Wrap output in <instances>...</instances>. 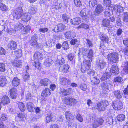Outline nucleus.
Instances as JSON below:
<instances>
[{"instance_id": "f257e3e1", "label": "nucleus", "mask_w": 128, "mask_h": 128, "mask_svg": "<svg viewBox=\"0 0 128 128\" xmlns=\"http://www.w3.org/2000/svg\"><path fill=\"white\" fill-rule=\"evenodd\" d=\"M108 58L111 63H116L118 60V54L116 53L113 52L109 54Z\"/></svg>"}, {"instance_id": "f03ea898", "label": "nucleus", "mask_w": 128, "mask_h": 128, "mask_svg": "<svg viewBox=\"0 0 128 128\" xmlns=\"http://www.w3.org/2000/svg\"><path fill=\"white\" fill-rule=\"evenodd\" d=\"M108 102L106 100H103L98 103L96 105V109L99 111L104 110L106 107L108 105Z\"/></svg>"}, {"instance_id": "7ed1b4c3", "label": "nucleus", "mask_w": 128, "mask_h": 128, "mask_svg": "<svg viewBox=\"0 0 128 128\" xmlns=\"http://www.w3.org/2000/svg\"><path fill=\"white\" fill-rule=\"evenodd\" d=\"M91 65V62L90 60H88L84 62L82 66L81 71L83 73H84L90 69Z\"/></svg>"}, {"instance_id": "20e7f679", "label": "nucleus", "mask_w": 128, "mask_h": 128, "mask_svg": "<svg viewBox=\"0 0 128 128\" xmlns=\"http://www.w3.org/2000/svg\"><path fill=\"white\" fill-rule=\"evenodd\" d=\"M23 6H20L16 8L14 11V14H15V16L17 19H20V18L21 15L23 12L22 9Z\"/></svg>"}, {"instance_id": "39448f33", "label": "nucleus", "mask_w": 128, "mask_h": 128, "mask_svg": "<svg viewBox=\"0 0 128 128\" xmlns=\"http://www.w3.org/2000/svg\"><path fill=\"white\" fill-rule=\"evenodd\" d=\"M38 37L37 35L34 34L33 35L32 37V40L31 41V45L32 46H34L36 48H38L39 45L38 43L37 42Z\"/></svg>"}, {"instance_id": "423d86ee", "label": "nucleus", "mask_w": 128, "mask_h": 128, "mask_svg": "<svg viewBox=\"0 0 128 128\" xmlns=\"http://www.w3.org/2000/svg\"><path fill=\"white\" fill-rule=\"evenodd\" d=\"M123 104L122 102L117 101L114 102L112 105V106L116 110H120L123 108Z\"/></svg>"}, {"instance_id": "0eeeda50", "label": "nucleus", "mask_w": 128, "mask_h": 128, "mask_svg": "<svg viewBox=\"0 0 128 128\" xmlns=\"http://www.w3.org/2000/svg\"><path fill=\"white\" fill-rule=\"evenodd\" d=\"M65 28L64 25L62 24H60L56 26L53 30L52 31L56 33L63 31Z\"/></svg>"}, {"instance_id": "6e6552de", "label": "nucleus", "mask_w": 128, "mask_h": 128, "mask_svg": "<svg viewBox=\"0 0 128 128\" xmlns=\"http://www.w3.org/2000/svg\"><path fill=\"white\" fill-rule=\"evenodd\" d=\"M104 122V120L102 118H97L94 120V122L93 124L94 128H97L99 126L102 124Z\"/></svg>"}, {"instance_id": "1a4fd4ad", "label": "nucleus", "mask_w": 128, "mask_h": 128, "mask_svg": "<svg viewBox=\"0 0 128 128\" xmlns=\"http://www.w3.org/2000/svg\"><path fill=\"white\" fill-rule=\"evenodd\" d=\"M104 8L102 5L98 4L95 9L94 14L95 15H98L103 11Z\"/></svg>"}, {"instance_id": "9d476101", "label": "nucleus", "mask_w": 128, "mask_h": 128, "mask_svg": "<svg viewBox=\"0 0 128 128\" xmlns=\"http://www.w3.org/2000/svg\"><path fill=\"white\" fill-rule=\"evenodd\" d=\"M17 90L16 89L14 88H11L9 92L11 97L12 99H16L17 96Z\"/></svg>"}, {"instance_id": "9b49d317", "label": "nucleus", "mask_w": 128, "mask_h": 128, "mask_svg": "<svg viewBox=\"0 0 128 128\" xmlns=\"http://www.w3.org/2000/svg\"><path fill=\"white\" fill-rule=\"evenodd\" d=\"M114 9L116 12H117L116 15L117 16H120V13L124 11L123 7L120 5H115Z\"/></svg>"}, {"instance_id": "f8f14e48", "label": "nucleus", "mask_w": 128, "mask_h": 128, "mask_svg": "<svg viewBox=\"0 0 128 128\" xmlns=\"http://www.w3.org/2000/svg\"><path fill=\"white\" fill-rule=\"evenodd\" d=\"M60 83L63 85H69L71 84L70 81L65 77L60 78Z\"/></svg>"}, {"instance_id": "ddd939ff", "label": "nucleus", "mask_w": 128, "mask_h": 128, "mask_svg": "<svg viewBox=\"0 0 128 128\" xmlns=\"http://www.w3.org/2000/svg\"><path fill=\"white\" fill-rule=\"evenodd\" d=\"M64 34L66 38L68 39H71L76 36L75 33L73 31L67 32Z\"/></svg>"}, {"instance_id": "4468645a", "label": "nucleus", "mask_w": 128, "mask_h": 128, "mask_svg": "<svg viewBox=\"0 0 128 128\" xmlns=\"http://www.w3.org/2000/svg\"><path fill=\"white\" fill-rule=\"evenodd\" d=\"M21 20L24 22H28L30 19V14L25 13L21 15Z\"/></svg>"}, {"instance_id": "2eb2a0df", "label": "nucleus", "mask_w": 128, "mask_h": 128, "mask_svg": "<svg viewBox=\"0 0 128 128\" xmlns=\"http://www.w3.org/2000/svg\"><path fill=\"white\" fill-rule=\"evenodd\" d=\"M79 51L78 53L79 56H80V55H82L83 58L85 59L88 52V49L83 48H80Z\"/></svg>"}, {"instance_id": "dca6fc26", "label": "nucleus", "mask_w": 128, "mask_h": 128, "mask_svg": "<svg viewBox=\"0 0 128 128\" xmlns=\"http://www.w3.org/2000/svg\"><path fill=\"white\" fill-rule=\"evenodd\" d=\"M99 36L102 41L104 43H106L108 44L109 38L107 35L103 33H101Z\"/></svg>"}, {"instance_id": "f3484780", "label": "nucleus", "mask_w": 128, "mask_h": 128, "mask_svg": "<svg viewBox=\"0 0 128 128\" xmlns=\"http://www.w3.org/2000/svg\"><path fill=\"white\" fill-rule=\"evenodd\" d=\"M60 90L61 92H60V94L63 97L67 95H68L70 94V91L72 90V88H69L66 90L64 88H62Z\"/></svg>"}, {"instance_id": "a211bd4d", "label": "nucleus", "mask_w": 128, "mask_h": 128, "mask_svg": "<svg viewBox=\"0 0 128 128\" xmlns=\"http://www.w3.org/2000/svg\"><path fill=\"white\" fill-rule=\"evenodd\" d=\"M112 85L106 82H104L101 84V86L102 88L105 90H109L111 87Z\"/></svg>"}, {"instance_id": "6ab92c4d", "label": "nucleus", "mask_w": 128, "mask_h": 128, "mask_svg": "<svg viewBox=\"0 0 128 128\" xmlns=\"http://www.w3.org/2000/svg\"><path fill=\"white\" fill-rule=\"evenodd\" d=\"M65 115L67 120L69 121L73 120L74 119V115L72 114L70 112H66Z\"/></svg>"}, {"instance_id": "aec40b11", "label": "nucleus", "mask_w": 128, "mask_h": 128, "mask_svg": "<svg viewBox=\"0 0 128 128\" xmlns=\"http://www.w3.org/2000/svg\"><path fill=\"white\" fill-rule=\"evenodd\" d=\"M70 68V66L68 64H64L61 66L59 68L60 71L61 72H67Z\"/></svg>"}, {"instance_id": "412c9836", "label": "nucleus", "mask_w": 128, "mask_h": 128, "mask_svg": "<svg viewBox=\"0 0 128 128\" xmlns=\"http://www.w3.org/2000/svg\"><path fill=\"white\" fill-rule=\"evenodd\" d=\"M8 47L10 50H15L17 48L16 42L13 41H10L8 45Z\"/></svg>"}, {"instance_id": "4be33fe9", "label": "nucleus", "mask_w": 128, "mask_h": 128, "mask_svg": "<svg viewBox=\"0 0 128 128\" xmlns=\"http://www.w3.org/2000/svg\"><path fill=\"white\" fill-rule=\"evenodd\" d=\"M7 83V80L5 76H0V86H5Z\"/></svg>"}, {"instance_id": "5701e85b", "label": "nucleus", "mask_w": 128, "mask_h": 128, "mask_svg": "<svg viewBox=\"0 0 128 128\" xmlns=\"http://www.w3.org/2000/svg\"><path fill=\"white\" fill-rule=\"evenodd\" d=\"M20 79L17 77H15L12 80V84L13 86L17 87L20 85Z\"/></svg>"}, {"instance_id": "b1692460", "label": "nucleus", "mask_w": 128, "mask_h": 128, "mask_svg": "<svg viewBox=\"0 0 128 128\" xmlns=\"http://www.w3.org/2000/svg\"><path fill=\"white\" fill-rule=\"evenodd\" d=\"M40 83L42 86H47L51 83V81L47 78H45L41 80Z\"/></svg>"}, {"instance_id": "393cba45", "label": "nucleus", "mask_w": 128, "mask_h": 128, "mask_svg": "<svg viewBox=\"0 0 128 128\" xmlns=\"http://www.w3.org/2000/svg\"><path fill=\"white\" fill-rule=\"evenodd\" d=\"M51 90L49 89L46 88L45 89L42 94V96L44 97H45L50 96L51 94Z\"/></svg>"}, {"instance_id": "a878e982", "label": "nucleus", "mask_w": 128, "mask_h": 128, "mask_svg": "<svg viewBox=\"0 0 128 128\" xmlns=\"http://www.w3.org/2000/svg\"><path fill=\"white\" fill-rule=\"evenodd\" d=\"M34 104L32 102H28L27 103L26 106L28 110L30 112H33L34 111Z\"/></svg>"}, {"instance_id": "bb28decb", "label": "nucleus", "mask_w": 128, "mask_h": 128, "mask_svg": "<svg viewBox=\"0 0 128 128\" xmlns=\"http://www.w3.org/2000/svg\"><path fill=\"white\" fill-rule=\"evenodd\" d=\"M113 93L116 97L118 99H120L122 97L123 93L120 90H116L113 92Z\"/></svg>"}, {"instance_id": "cd10ccee", "label": "nucleus", "mask_w": 128, "mask_h": 128, "mask_svg": "<svg viewBox=\"0 0 128 128\" xmlns=\"http://www.w3.org/2000/svg\"><path fill=\"white\" fill-rule=\"evenodd\" d=\"M98 64L101 68L103 69L106 66V63L104 60L101 59L99 60Z\"/></svg>"}, {"instance_id": "c85d7f7f", "label": "nucleus", "mask_w": 128, "mask_h": 128, "mask_svg": "<svg viewBox=\"0 0 128 128\" xmlns=\"http://www.w3.org/2000/svg\"><path fill=\"white\" fill-rule=\"evenodd\" d=\"M81 21L79 17H76L73 19H71L70 22L74 25H78L81 23Z\"/></svg>"}, {"instance_id": "c756f323", "label": "nucleus", "mask_w": 128, "mask_h": 128, "mask_svg": "<svg viewBox=\"0 0 128 128\" xmlns=\"http://www.w3.org/2000/svg\"><path fill=\"white\" fill-rule=\"evenodd\" d=\"M110 71L111 72L114 74L115 75L119 73L118 67V66L115 65L112 66Z\"/></svg>"}, {"instance_id": "7c9ffc66", "label": "nucleus", "mask_w": 128, "mask_h": 128, "mask_svg": "<svg viewBox=\"0 0 128 128\" xmlns=\"http://www.w3.org/2000/svg\"><path fill=\"white\" fill-rule=\"evenodd\" d=\"M2 102L4 105H5L10 102V100L8 96H4L2 98Z\"/></svg>"}, {"instance_id": "2f4dec72", "label": "nucleus", "mask_w": 128, "mask_h": 128, "mask_svg": "<svg viewBox=\"0 0 128 128\" xmlns=\"http://www.w3.org/2000/svg\"><path fill=\"white\" fill-rule=\"evenodd\" d=\"M87 54V55L86 57L90 60L92 62V59L94 57V53L92 50L91 49L90 50L89 52H88Z\"/></svg>"}, {"instance_id": "473e14b6", "label": "nucleus", "mask_w": 128, "mask_h": 128, "mask_svg": "<svg viewBox=\"0 0 128 128\" xmlns=\"http://www.w3.org/2000/svg\"><path fill=\"white\" fill-rule=\"evenodd\" d=\"M22 61L19 60H17L14 61L13 63L14 65L17 67L20 68L22 66Z\"/></svg>"}, {"instance_id": "72a5a7b5", "label": "nucleus", "mask_w": 128, "mask_h": 128, "mask_svg": "<svg viewBox=\"0 0 128 128\" xmlns=\"http://www.w3.org/2000/svg\"><path fill=\"white\" fill-rule=\"evenodd\" d=\"M62 19L64 22L66 23H68V20L70 18V17L68 15L64 14L62 15Z\"/></svg>"}, {"instance_id": "f704fd0d", "label": "nucleus", "mask_w": 128, "mask_h": 128, "mask_svg": "<svg viewBox=\"0 0 128 128\" xmlns=\"http://www.w3.org/2000/svg\"><path fill=\"white\" fill-rule=\"evenodd\" d=\"M110 21L109 20L106 19L103 20L102 24L104 26L107 27L110 24Z\"/></svg>"}, {"instance_id": "c9c22d12", "label": "nucleus", "mask_w": 128, "mask_h": 128, "mask_svg": "<svg viewBox=\"0 0 128 128\" xmlns=\"http://www.w3.org/2000/svg\"><path fill=\"white\" fill-rule=\"evenodd\" d=\"M43 55L40 53L39 52H36L34 56V59H39L42 58Z\"/></svg>"}, {"instance_id": "e433bc0d", "label": "nucleus", "mask_w": 128, "mask_h": 128, "mask_svg": "<svg viewBox=\"0 0 128 128\" xmlns=\"http://www.w3.org/2000/svg\"><path fill=\"white\" fill-rule=\"evenodd\" d=\"M31 28V27L30 26H26L22 31V32L24 34H27L30 31Z\"/></svg>"}, {"instance_id": "4c0bfd02", "label": "nucleus", "mask_w": 128, "mask_h": 128, "mask_svg": "<svg viewBox=\"0 0 128 128\" xmlns=\"http://www.w3.org/2000/svg\"><path fill=\"white\" fill-rule=\"evenodd\" d=\"M125 116L123 114H120L116 118L118 121L122 122L125 119Z\"/></svg>"}, {"instance_id": "58836bf2", "label": "nucleus", "mask_w": 128, "mask_h": 128, "mask_svg": "<svg viewBox=\"0 0 128 128\" xmlns=\"http://www.w3.org/2000/svg\"><path fill=\"white\" fill-rule=\"evenodd\" d=\"M29 12L31 14H35L36 12L37 8L35 6H32L29 9Z\"/></svg>"}, {"instance_id": "ea45409f", "label": "nucleus", "mask_w": 128, "mask_h": 128, "mask_svg": "<svg viewBox=\"0 0 128 128\" xmlns=\"http://www.w3.org/2000/svg\"><path fill=\"white\" fill-rule=\"evenodd\" d=\"M18 105L20 110L22 112H24L25 108L24 104L22 102H20L18 103Z\"/></svg>"}, {"instance_id": "a19ab883", "label": "nucleus", "mask_w": 128, "mask_h": 128, "mask_svg": "<svg viewBox=\"0 0 128 128\" xmlns=\"http://www.w3.org/2000/svg\"><path fill=\"white\" fill-rule=\"evenodd\" d=\"M122 18L123 21L126 22H128V13L127 12H124L122 15Z\"/></svg>"}, {"instance_id": "79ce46f5", "label": "nucleus", "mask_w": 128, "mask_h": 128, "mask_svg": "<svg viewBox=\"0 0 128 128\" xmlns=\"http://www.w3.org/2000/svg\"><path fill=\"white\" fill-rule=\"evenodd\" d=\"M52 64V61L50 59H46L44 62V65L47 66H50Z\"/></svg>"}, {"instance_id": "37998d69", "label": "nucleus", "mask_w": 128, "mask_h": 128, "mask_svg": "<svg viewBox=\"0 0 128 128\" xmlns=\"http://www.w3.org/2000/svg\"><path fill=\"white\" fill-rule=\"evenodd\" d=\"M110 75L109 73H106L104 74L101 78L102 81H103L106 80L108 78H109L110 77Z\"/></svg>"}, {"instance_id": "c03bdc74", "label": "nucleus", "mask_w": 128, "mask_h": 128, "mask_svg": "<svg viewBox=\"0 0 128 128\" xmlns=\"http://www.w3.org/2000/svg\"><path fill=\"white\" fill-rule=\"evenodd\" d=\"M62 46L64 50H67L69 48L68 44L67 41L65 42H64Z\"/></svg>"}, {"instance_id": "a18cd8bd", "label": "nucleus", "mask_w": 128, "mask_h": 128, "mask_svg": "<svg viewBox=\"0 0 128 128\" xmlns=\"http://www.w3.org/2000/svg\"><path fill=\"white\" fill-rule=\"evenodd\" d=\"M75 6L77 7H80L82 5L80 0H73Z\"/></svg>"}, {"instance_id": "49530a36", "label": "nucleus", "mask_w": 128, "mask_h": 128, "mask_svg": "<svg viewBox=\"0 0 128 128\" xmlns=\"http://www.w3.org/2000/svg\"><path fill=\"white\" fill-rule=\"evenodd\" d=\"M123 70L125 72L128 73V61H126L124 62Z\"/></svg>"}, {"instance_id": "de8ad7c7", "label": "nucleus", "mask_w": 128, "mask_h": 128, "mask_svg": "<svg viewBox=\"0 0 128 128\" xmlns=\"http://www.w3.org/2000/svg\"><path fill=\"white\" fill-rule=\"evenodd\" d=\"M91 80L92 83L95 85H97L100 82L99 80L95 77L92 78Z\"/></svg>"}, {"instance_id": "09e8293b", "label": "nucleus", "mask_w": 128, "mask_h": 128, "mask_svg": "<svg viewBox=\"0 0 128 128\" xmlns=\"http://www.w3.org/2000/svg\"><path fill=\"white\" fill-rule=\"evenodd\" d=\"M33 66L37 68L38 70H40L41 69L40 63L39 62H33Z\"/></svg>"}, {"instance_id": "8fccbe9b", "label": "nucleus", "mask_w": 128, "mask_h": 128, "mask_svg": "<svg viewBox=\"0 0 128 128\" xmlns=\"http://www.w3.org/2000/svg\"><path fill=\"white\" fill-rule=\"evenodd\" d=\"M65 60L64 58L58 59L56 61L57 63L58 64L60 65L62 64L65 62Z\"/></svg>"}, {"instance_id": "3c124183", "label": "nucleus", "mask_w": 128, "mask_h": 128, "mask_svg": "<svg viewBox=\"0 0 128 128\" xmlns=\"http://www.w3.org/2000/svg\"><path fill=\"white\" fill-rule=\"evenodd\" d=\"M118 16L117 17V19L116 20V24L117 25L119 26H121L122 24L120 20V16Z\"/></svg>"}, {"instance_id": "603ef678", "label": "nucleus", "mask_w": 128, "mask_h": 128, "mask_svg": "<svg viewBox=\"0 0 128 128\" xmlns=\"http://www.w3.org/2000/svg\"><path fill=\"white\" fill-rule=\"evenodd\" d=\"M90 6L94 7L97 4V2L96 0H91L89 1Z\"/></svg>"}, {"instance_id": "864d4df0", "label": "nucleus", "mask_w": 128, "mask_h": 128, "mask_svg": "<svg viewBox=\"0 0 128 128\" xmlns=\"http://www.w3.org/2000/svg\"><path fill=\"white\" fill-rule=\"evenodd\" d=\"M6 70V67L5 64L3 63H0V71L4 72Z\"/></svg>"}, {"instance_id": "5fc2aeb1", "label": "nucleus", "mask_w": 128, "mask_h": 128, "mask_svg": "<svg viewBox=\"0 0 128 128\" xmlns=\"http://www.w3.org/2000/svg\"><path fill=\"white\" fill-rule=\"evenodd\" d=\"M25 95L26 98V100L31 98V94L29 91H28L26 92Z\"/></svg>"}, {"instance_id": "6e6d98bb", "label": "nucleus", "mask_w": 128, "mask_h": 128, "mask_svg": "<svg viewBox=\"0 0 128 128\" xmlns=\"http://www.w3.org/2000/svg\"><path fill=\"white\" fill-rule=\"evenodd\" d=\"M22 52L21 50H19L18 51L15 52V54L18 58H20L22 56Z\"/></svg>"}, {"instance_id": "4d7b16f0", "label": "nucleus", "mask_w": 128, "mask_h": 128, "mask_svg": "<svg viewBox=\"0 0 128 128\" xmlns=\"http://www.w3.org/2000/svg\"><path fill=\"white\" fill-rule=\"evenodd\" d=\"M87 9L86 8H84L82 9L80 13V15L82 17L84 16H85L87 14L86 13Z\"/></svg>"}, {"instance_id": "13d9d810", "label": "nucleus", "mask_w": 128, "mask_h": 128, "mask_svg": "<svg viewBox=\"0 0 128 128\" xmlns=\"http://www.w3.org/2000/svg\"><path fill=\"white\" fill-rule=\"evenodd\" d=\"M76 101L73 98H70V104H68V105L70 106H72L73 105L75 104L76 103Z\"/></svg>"}, {"instance_id": "bf43d9fd", "label": "nucleus", "mask_w": 128, "mask_h": 128, "mask_svg": "<svg viewBox=\"0 0 128 128\" xmlns=\"http://www.w3.org/2000/svg\"><path fill=\"white\" fill-rule=\"evenodd\" d=\"M0 8L1 10L3 11L7 10L8 9L6 6L3 4L0 5Z\"/></svg>"}, {"instance_id": "052dcab7", "label": "nucleus", "mask_w": 128, "mask_h": 128, "mask_svg": "<svg viewBox=\"0 0 128 128\" xmlns=\"http://www.w3.org/2000/svg\"><path fill=\"white\" fill-rule=\"evenodd\" d=\"M79 88L81 90L85 91L87 90V86L86 84H83L80 85Z\"/></svg>"}, {"instance_id": "680f3d73", "label": "nucleus", "mask_w": 128, "mask_h": 128, "mask_svg": "<svg viewBox=\"0 0 128 128\" xmlns=\"http://www.w3.org/2000/svg\"><path fill=\"white\" fill-rule=\"evenodd\" d=\"M26 72L23 76V79L24 81H26L28 80L30 78L29 74L28 73L27 70H26Z\"/></svg>"}, {"instance_id": "e2e57ef3", "label": "nucleus", "mask_w": 128, "mask_h": 128, "mask_svg": "<svg viewBox=\"0 0 128 128\" xmlns=\"http://www.w3.org/2000/svg\"><path fill=\"white\" fill-rule=\"evenodd\" d=\"M89 28V26L87 24H82L80 26H79L78 28H84L86 29H88Z\"/></svg>"}, {"instance_id": "0e129e2a", "label": "nucleus", "mask_w": 128, "mask_h": 128, "mask_svg": "<svg viewBox=\"0 0 128 128\" xmlns=\"http://www.w3.org/2000/svg\"><path fill=\"white\" fill-rule=\"evenodd\" d=\"M75 56L74 54L70 53L68 54V58L69 60L70 61L72 60L74 58Z\"/></svg>"}, {"instance_id": "69168bd1", "label": "nucleus", "mask_w": 128, "mask_h": 128, "mask_svg": "<svg viewBox=\"0 0 128 128\" xmlns=\"http://www.w3.org/2000/svg\"><path fill=\"white\" fill-rule=\"evenodd\" d=\"M111 10L108 9H106L104 12V15L105 16H110V15Z\"/></svg>"}, {"instance_id": "338daca9", "label": "nucleus", "mask_w": 128, "mask_h": 128, "mask_svg": "<svg viewBox=\"0 0 128 128\" xmlns=\"http://www.w3.org/2000/svg\"><path fill=\"white\" fill-rule=\"evenodd\" d=\"M53 118V116L52 114L48 116L46 118V122L48 123L52 120Z\"/></svg>"}, {"instance_id": "774afa93", "label": "nucleus", "mask_w": 128, "mask_h": 128, "mask_svg": "<svg viewBox=\"0 0 128 128\" xmlns=\"http://www.w3.org/2000/svg\"><path fill=\"white\" fill-rule=\"evenodd\" d=\"M103 3L106 6H110L111 4V0H104Z\"/></svg>"}]
</instances>
